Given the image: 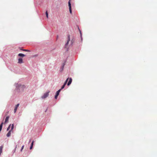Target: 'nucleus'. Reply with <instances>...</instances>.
Returning a JSON list of instances; mask_svg holds the SVG:
<instances>
[{
  "mask_svg": "<svg viewBox=\"0 0 157 157\" xmlns=\"http://www.w3.org/2000/svg\"><path fill=\"white\" fill-rule=\"evenodd\" d=\"M68 39L67 41V43H66V44H65V48H67V46L70 40V35H68Z\"/></svg>",
  "mask_w": 157,
  "mask_h": 157,
  "instance_id": "2",
  "label": "nucleus"
},
{
  "mask_svg": "<svg viewBox=\"0 0 157 157\" xmlns=\"http://www.w3.org/2000/svg\"><path fill=\"white\" fill-rule=\"evenodd\" d=\"M33 142H34V141H33L32 142V143H31V146H33Z\"/></svg>",
  "mask_w": 157,
  "mask_h": 157,
  "instance_id": "21",
  "label": "nucleus"
},
{
  "mask_svg": "<svg viewBox=\"0 0 157 157\" xmlns=\"http://www.w3.org/2000/svg\"><path fill=\"white\" fill-rule=\"evenodd\" d=\"M13 127H14V125H13V124L12 125V126H11V130H12L13 128Z\"/></svg>",
  "mask_w": 157,
  "mask_h": 157,
  "instance_id": "16",
  "label": "nucleus"
},
{
  "mask_svg": "<svg viewBox=\"0 0 157 157\" xmlns=\"http://www.w3.org/2000/svg\"><path fill=\"white\" fill-rule=\"evenodd\" d=\"M18 56H19L23 57L25 56V55L22 53H19L18 54Z\"/></svg>",
  "mask_w": 157,
  "mask_h": 157,
  "instance_id": "10",
  "label": "nucleus"
},
{
  "mask_svg": "<svg viewBox=\"0 0 157 157\" xmlns=\"http://www.w3.org/2000/svg\"><path fill=\"white\" fill-rule=\"evenodd\" d=\"M33 146H30V149H32V148H33Z\"/></svg>",
  "mask_w": 157,
  "mask_h": 157,
  "instance_id": "22",
  "label": "nucleus"
},
{
  "mask_svg": "<svg viewBox=\"0 0 157 157\" xmlns=\"http://www.w3.org/2000/svg\"><path fill=\"white\" fill-rule=\"evenodd\" d=\"M72 81V79L71 78H69V81L67 83V85L69 86L71 83Z\"/></svg>",
  "mask_w": 157,
  "mask_h": 157,
  "instance_id": "6",
  "label": "nucleus"
},
{
  "mask_svg": "<svg viewBox=\"0 0 157 157\" xmlns=\"http://www.w3.org/2000/svg\"><path fill=\"white\" fill-rule=\"evenodd\" d=\"M17 108H15L14 109V113H15L17 111Z\"/></svg>",
  "mask_w": 157,
  "mask_h": 157,
  "instance_id": "18",
  "label": "nucleus"
},
{
  "mask_svg": "<svg viewBox=\"0 0 157 157\" xmlns=\"http://www.w3.org/2000/svg\"><path fill=\"white\" fill-rule=\"evenodd\" d=\"M3 148V146H2L0 147V155L2 152V148Z\"/></svg>",
  "mask_w": 157,
  "mask_h": 157,
  "instance_id": "8",
  "label": "nucleus"
},
{
  "mask_svg": "<svg viewBox=\"0 0 157 157\" xmlns=\"http://www.w3.org/2000/svg\"><path fill=\"white\" fill-rule=\"evenodd\" d=\"M61 90V89H59V90L58 91H57L56 92V95L55 96V98L56 99L57 98V97L59 95V92Z\"/></svg>",
  "mask_w": 157,
  "mask_h": 157,
  "instance_id": "4",
  "label": "nucleus"
},
{
  "mask_svg": "<svg viewBox=\"0 0 157 157\" xmlns=\"http://www.w3.org/2000/svg\"><path fill=\"white\" fill-rule=\"evenodd\" d=\"M11 135V130L9 131L7 133L6 136L7 137H9Z\"/></svg>",
  "mask_w": 157,
  "mask_h": 157,
  "instance_id": "9",
  "label": "nucleus"
},
{
  "mask_svg": "<svg viewBox=\"0 0 157 157\" xmlns=\"http://www.w3.org/2000/svg\"><path fill=\"white\" fill-rule=\"evenodd\" d=\"M64 65H65V63H63V65H62V71L63 70V67H64Z\"/></svg>",
  "mask_w": 157,
  "mask_h": 157,
  "instance_id": "15",
  "label": "nucleus"
},
{
  "mask_svg": "<svg viewBox=\"0 0 157 157\" xmlns=\"http://www.w3.org/2000/svg\"><path fill=\"white\" fill-rule=\"evenodd\" d=\"M45 14H46V15L47 17V18H48V12L47 11H46V12Z\"/></svg>",
  "mask_w": 157,
  "mask_h": 157,
  "instance_id": "11",
  "label": "nucleus"
},
{
  "mask_svg": "<svg viewBox=\"0 0 157 157\" xmlns=\"http://www.w3.org/2000/svg\"><path fill=\"white\" fill-rule=\"evenodd\" d=\"M19 104H17V105H16V106H15V108H17L19 106Z\"/></svg>",
  "mask_w": 157,
  "mask_h": 157,
  "instance_id": "19",
  "label": "nucleus"
},
{
  "mask_svg": "<svg viewBox=\"0 0 157 157\" xmlns=\"http://www.w3.org/2000/svg\"><path fill=\"white\" fill-rule=\"evenodd\" d=\"M31 141V139H30V140L29 141V142H30Z\"/></svg>",
  "mask_w": 157,
  "mask_h": 157,
  "instance_id": "26",
  "label": "nucleus"
},
{
  "mask_svg": "<svg viewBox=\"0 0 157 157\" xmlns=\"http://www.w3.org/2000/svg\"><path fill=\"white\" fill-rule=\"evenodd\" d=\"M65 85H65V84H64L63 85V86H62L61 88L60 89H61V90L62 89L64 88Z\"/></svg>",
  "mask_w": 157,
  "mask_h": 157,
  "instance_id": "14",
  "label": "nucleus"
},
{
  "mask_svg": "<svg viewBox=\"0 0 157 157\" xmlns=\"http://www.w3.org/2000/svg\"><path fill=\"white\" fill-rule=\"evenodd\" d=\"M23 51H26V52H30V51L29 50H26V49H24V50H22Z\"/></svg>",
  "mask_w": 157,
  "mask_h": 157,
  "instance_id": "17",
  "label": "nucleus"
},
{
  "mask_svg": "<svg viewBox=\"0 0 157 157\" xmlns=\"http://www.w3.org/2000/svg\"><path fill=\"white\" fill-rule=\"evenodd\" d=\"M58 36H57V39H58Z\"/></svg>",
  "mask_w": 157,
  "mask_h": 157,
  "instance_id": "25",
  "label": "nucleus"
},
{
  "mask_svg": "<svg viewBox=\"0 0 157 157\" xmlns=\"http://www.w3.org/2000/svg\"><path fill=\"white\" fill-rule=\"evenodd\" d=\"M19 49H20L21 50H22V49L21 48H19Z\"/></svg>",
  "mask_w": 157,
  "mask_h": 157,
  "instance_id": "24",
  "label": "nucleus"
},
{
  "mask_svg": "<svg viewBox=\"0 0 157 157\" xmlns=\"http://www.w3.org/2000/svg\"><path fill=\"white\" fill-rule=\"evenodd\" d=\"M68 79H69V78H68L66 79V81H65V82H64V84H65V85H66V84H67V81H68Z\"/></svg>",
  "mask_w": 157,
  "mask_h": 157,
  "instance_id": "12",
  "label": "nucleus"
},
{
  "mask_svg": "<svg viewBox=\"0 0 157 157\" xmlns=\"http://www.w3.org/2000/svg\"><path fill=\"white\" fill-rule=\"evenodd\" d=\"M24 145H23L22 147H21V151H22V149H23L24 148Z\"/></svg>",
  "mask_w": 157,
  "mask_h": 157,
  "instance_id": "20",
  "label": "nucleus"
},
{
  "mask_svg": "<svg viewBox=\"0 0 157 157\" xmlns=\"http://www.w3.org/2000/svg\"><path fill=\"white\" fill-rule=\"evenodd\" d=\"M11 124H10L9 126H8V128H7V131H8L9 129H10V126H11Z\"/></svg>",
  "mask_w": 157,
  "mask_h": 157,
  "instance_id": "13",
  "label": "nucleus"
},
{
  "mask_svg": "<svg viewBox=\"0 0 157 157\" xmlns=\"http://www.w3.org/2000/svg\"><path fill=\"white\" fill-rule=\"evenodd\" d=\"M71 0H69V1L68 2V6L69 7V10L70 12L71 13H72V11H71V5L70 2Z\"/></svg>",
  "mask_w": 157,
  "mask_h": 157,
  "instance_id": "3",
  "label": "nucleus"
},
{
  "mask_svg": "<svg viewBox=\"0 0 157 157\" xmlns=\"http://www.w3.org/2000/svg\"><path fill=\"white\" fill-rule=\"evenodd\" d=\"M49 91L44 93V95L41 97V98L43 99H44L46 98L49 95Z\"/></svg>",
  "mask_w": 157,
  "mask_h": 157,
  "instance_id": "1",
  "label": "nucleus"
},
{
  "mask_svg": "<svg viewBox=\"0 0 157 157\" xmlns=\"http://www.w3.org/2000/svg\"><path fill=\"white\" fill-rule=\"evenodd\" d=\"M18 63H23V59L21 58H20L18 59Z\"/></svg>",
  "mask_w": 157,
  "mask_h": 157,
  "instance_id": "5",
  "label": "nucleus"
},
{
  "mask_svg": "<svg viewBox=\"0 0 157 157\" xmlns=\"http://www.w3.org/2000/svg\"><path fill=\"white\" fill-rule=\"evenodd\" d=\"M9 116H7L5 119V121L4 122L5 124H6L8 122L9 119Z\"/></svg>",
  "mask_w": 157,
  "mask_h": 157,
  "instance_id": "7",
  "label": "nucleus"
},
{
  "mask_svg": "<svg viewBox=\"0 0 157 157\" xmlns=\"http://www.w3.org/2000/svg\"><path fill=\"white\" fill-rule=\"evenodd\" d=\"M71 44H73V42H72V40H71Z\"/></svg>",
  "mask_w": 157,
  "mask_h": 157,
  "instance_id": "23",
  "label": "nucleus"
}]
</instances>
